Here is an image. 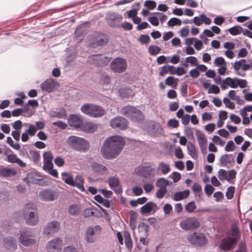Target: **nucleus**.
<instances>
[{
  "mask_svg": "<svg viewBox=\"0 0 252 252\" xmlns=\"http://www.w3.org/2000/svg\"><path fill=\"white\" fill-rule=\"evenodd\" d=\"M126 143L125 140L119 135L107 137L101 147L103 158L107 159L116 158L122 152Z\"/></svg>",
  "mask_w": 252,
  "mask_h": 252,
  "instance_id": "1",
  "label": "nucleus"
},
{
  "mask_svg": "<svg viewBox=\"0 0 252 252\" xmlns=\"http://www.w3.org/2000/svg\"><path fill=\"white\" fill-rule=\"evenodd\" d=\"M66 143L72 149L81 152H85L90 147V145L87 140L76 136L68 137L66 140Z\"/></svg>",
  "mask_w": 252,
  "mask_h": 252,
  "instance_id": "2",
  "label": "nucleus"
},
{
  "mask_svg": "<svg viewBox=\"0 0 252 252\" xmlns=\"http://www.w3.org/2000/svg\"><path fill=\"white\" fill-rule=\"evenodd\" d=\"M82 113L93 118H99L103 116L105 110L101 106L93 104H85L81 107Z\"/></svg>",
  "mask_w": 252,
  "mask_h": 252,
  "instance_id": "3",
  "label": "nucleus"
},
{
  "mask_svg": "<svg viewBox=\"0 0 252 252\" xmlns=\"http://www.w3.org/2000/svg\"><path fill=\"white\" fill-rule=\"evenodd\" d=\"M136 173L140 176L150 178L155 175V169L150 162H145L138 166L135 170Z\"/></svg>",
  "mask_w": 252,
  "mask_h": 252,
  "instance_id": "4",
  "label": "nucleus"
},
{
  "mask_svg": "<svg viewBox=\"0 0 252 252\" xmlns=\"http://www.w3.org/2000/svg\"><path fill=\"white\" fill-rule=\"evenodd\" d=\"M123 111L125 116L130 118L134 122H140L143 119L142 112L134 107L129 105L126 106L123 108Z\"/></svg>",
  "mask_w": 252,
  "mask_h": 252,
  "instance_id": "5",
  "label": "nucleus"
},
{
  "mask_svg": "<svg viewBox=\"0 0 252 252\" xmlns=\"http://www.w3.org/2000/svg\"><path fill=\"white\" fill-rule=\"evenodd\" d=\"M200 223L197 219L194 217L186 218L180 221L179 225L185 230H195L200 226Z\"/></svg>",
  "mask_w": 252,
  "mask_h": 252,
  "instance_id": "6",
  "label": "nucleus"
},
{
  "mask_svg": "<svg viewBox=\"0 0 252 252\" xmlns=\"http://www.w3.org/2000/svg\"><path fill=\"white\" fill-rule=\"evenodd\" d=\"M101 231V227L98 225L89 227L85 234V240L88 243H94L100 234Z\"/></svg>",
  "mask_w": 252,
  "mask_h": 252,
  "instance_id": "7",
  "label": "nucleus"
},
{
  "mask_svg": "<svg viewBox=\"0 0 252 252\" xmlns=\"http://www.w3.org/2000/svg\"><path fill=\"white\" fill-rule=\"evenodd\" d=\"M111 59V57H106L100 54L93 55L89 57L88 62L98 67H103L110 62Z\"/></svg>",
  "mask_w": 252,
  "mask_h": 252,
  "instance_id": "8",
  "label": "nucleus"
},
{
  "mask_svg": "<svg viewBox=\"0 0 252 252\" xmlns=\"http://www.w3.org/2000/svg\"><path fill=\"white\" fill-rule=\"evenodd\" d=\"M146 130L149 134L154 137H159L164 135V131L161 125L155 122H149Z\"/></svg>",
  "mask_w": 252,
  "mask_h": 252,
  "instance_id": "9",
  "label": "nucleus"
},
{
  "mask_svg": "<svg viewBox=\"0 0 252 252\" xmlns=\"http://www.w3.org/2000/svg\"><path fill=\"white\" fill-rule=\"evenodd\" d=\"M188 241L192 245L197 246H203L207 243V239L203 234L193 232L187 237Z\"/></svg>",
  "mask_w": 252,
  "mask_h": 252,
  "instance_id": "10",
  "label": "nucleus"
},
{
  "mask_svg": "<svg viewBox=\"0 0 252 252\" xmlns=\"http://www.w3.org/2000/svg\"><path fill=\"white\" fill-rule=\"evenodd\" d=\"M19 240L21 244L25 246H29L35 243L33 235L29 229H25L21 232Z\"/></svg>",
  "mask_w": 252,
  "mask_h": 252,
  "instance_id": "11",
  "label": "nucleus"
},
{
  "mask_svg": "<svg viewBox=\"0 0 252 252\" xmlns=\"http://www.w3.org/2000/svg\"><path fill=\"white\" fill-rule=\"evenodd\" d=\"M127 68L126 61L121 58L114 59L111 63V68L115 72H124Z\"/></svg>",
  "mask_w": 252,
  "mask_h": 252,
  "instance_id": "12",
  "label": "nucleus"
},
{
  "mask_svg": "<svg viewBox=\"0 0 252 252\" xmlns=\"http://www.w3.org/2000/svg\"><path fill=\"white\" fill-rule=\"evenodd\" d=\"M63 244L62 240L59 238H55L47 243V250L48 252H61Z\"/></svg>",
  "mask_w": 252,
  "mask_h": 252,
  "instance_id": "13",
  "label": "nucleus"
},
{
  "mask_svg": "<svg viewBox=\"0 0 252 252\" xmlns=\"http://www.w3.org/2000/svg\"><path fill=\"white\" fill-rule=\"evenodd\" d=\"M110 125L113 128L124 130L127 127V121L124 118L116 117L110 121Z\"/></svg>",
  "mask_w": 252,
  "mask_h": 252,
  "instance_id": "14",
  "label": "nucleus"
},
{
  "mask_svg": "<svg viewBox=\"0 0 252 252\" xmlns=\"http://www.w3.org/2000/svg\"><path fill=\"white\" fill-rule=\"evenodd\" d=\"M59 85L55 80L49 78L41 84L40 88L43 91L50 93L54 91Z\"/></svg>",
  "mask_w": 252,
  "mask_h": 252,
  "instance_id": "15",
  "label": "nucleus"
},
{
  "mask_svg": "<svg viewBox=\"0 0 252 252\" xmlns=\"http://www.w3.org/2000/svg\"><path fill=\"white\" fill-rule=\"evenodd\" d=\"M236 243V240L235 238L227 237L221 240L220 244L219 245V248L220 250L226 252L232 249Z\"/></svg>",
  "mask_w": 252,
  "mask_h": 252,
  "instance_id": "16",
  "label": "nucleus"
},
{
  "mask_svg": "<svg viewBox=\"0 0 252 252\" xmlns=\"http://www.w3.org/2000/svg\"><path fill=\"white\" fill-rule=\"evenodd\" d=\"M60 227V223L55 220L48 223L43 228V232L44 234L48 235L57 232Z\"/></svg>",
  "mask_w": 252,
  "mask_h": 252,
  "instance_id": "17",
  "label": "nucleus"
},
{
  "mask_svg": "<svg viewBox=\"0 0 252 252\" xmlns=\"http://www.w3.org/2000/svg\"><path fill=\"white\" fill-rule=\"evenodd\" d=\"M39 197L42 200L52 201L57 198V195L54 191L45 189L39 192Z\"/></svg>",
  "mask_w": 252,
  "mask_h": 252,
  "instance_id": "18",
  "label": "nucleus"
},
{
  "mask_svg": "<svg viewBox=\"0 0 252 252\" xmlns=\"http://www.w3.org/2000/svg\"><path fill=\"white\" fill-rule=\"evenodd\" d=\"M220 166L225 167L232 166L235 163L234 156L232 154H225L221 156L219 160Z\"/></svg>",
  "mask_w": 252,
  "mask_h": 252,
  "instance_id": "19",
  "label": "nucleus"
},
{
  "mask_svg": "<svg viewBox=\"0 0 252 252\" xmlns=\"http://www.w3.org/2000/svg\"><path fill=\"white\" fill-rule=\"evenodd\" d=\"M68 123L71 127L79 128L82 126L83 121L79 115L72 114L69 116Z\"/></svg>",
  "mask_w": 252,
  "mask_h": 252,
  "instance_id": "20",
  "label": "nucleus"
},
{
  "mask_svg": "<svg viewBox=\"0 0 252 252\" xmlns=\"http://www.w3.org/2000/svg\"><path fill=\"white\" fill-rule=\"evenodd\" d=\"M108 184L116 194H119L122 192V188L120 185V181L117 177H112L109 178Z\"/></svg>",
  "mask_w": 252,
  "mask_h": 252,
  "instance_id": "21",
  "label": "nucleus"
},
{
  "mask_svg": "<svg viewBox=\"0 0 252 252\" xmlns=\"http://www.w3.org/2000/svg\"><path fill=\"white\" fill-rule=\"evenodd\" d=\"M43 169H50L53 167L52 154L50 151L45 152L43 154Z\"/></svg>",
  "mask_w": 252,
  "mask_h": 252,
  "instance_id": "22",
  "label": "nucleus"
},
{
  "mask_svg": "<svg viewBox=\"0 0 252 252\" xmlns=\"http://www.w3.org/2000/svg\"><path fill=\"white\" fill-rule=\"evenodd\" d=\"M24 218L26 223L31 225H35L38 221L37 214L32 211L30 212L29 215H25Z\"/></svg>",
  "mask_w": 252,
  "mask_h": 252,
  "instance_id": "23",
  "label": "nucleus"
},
{
  "mask_svg": "<svg viewBox=\"0 0 252 252\" xmlns=\"http://www.w3.org/2000/svg\"><path fill=\"white\" fill-rule=\"evenodd\" d=\"M122 19L123 16L122 15L114 13L109 16L108 22L111 27H115L117 26V23L121 21Z\"/></svg>",
  "mask_w": 252,
  "mask_h": 252,
  "instance_id": "24",
  "label": "nucleus"
},
{
  "mask_svg": "<svg viewBox=\"0 0 252 252\" xmlns=\"http://www.w3.org/2000/svg\"><path fill=\"white\" fill-rule=\"evenodd\" d=\"M108 42V36L104 34H98L94 40L93 44H95L98 46H103Z\"/></svg>",
  "mask_w": 252,
  "mask_h": 252,
  "instance_id": "25",
  "label": "nucleus"
},
{
  "mask_svg": "<svg viewBox=\"0 0 252 252\" xmlns=\"http://www.w3.org/2000/svg\"><path fill=\"white\" fill-rule=\"evenodd\" d=\"M91 168L94 172L99 175L106 174L107 171L105 166L97 162H94L91 165Z\"/></svg>",
  "mask_w": 252,
  "mask_h": 252,
  "instance_id": "26",
  "label": "nucleus"
},
{
  "mask_svg": "<svg viewBox=\"0 0 252 252\" xmlns=\"http://www.w3.org/2000/svg\"><path fill=\"white\" fill-rule=\"evenodd\" d=\"M197 141L202 154H206L207 146V140L206 138L203 134H201L198 136Z\"/></svg>",
  "mask_w": 252,
  "mask_h": 252,
  "instance_id": "27",
  "label": "nucleus"
},
{
  "mask_svg": "<svg viewBox=\"0 0 252 252\" xmlns=\"http://www.w3.org/2000/svg\"><path fill=\"white\" fill-rule=\"evenodd\" d=\"M156 208H157V205L155 203L148 202L141 208L140 212L143 214H149Z\"/></svg>",
  "mask_w": 252,
  "mask_h": 252,
  "instance_id": "28",
  "label": "nucleus"
},
{
  "mask_svg": "<svg viewBox=\"0 0 252 252\" xmlns=\"http://www.w3.org/2000/svg\"><path fill=\"white\" fill-rule=\"evenodd\" d=\"M7 161L11 163H16L20 166L25 167L26 166V163L17 157L15 154H10L7 157Z\"/></svg>",
  "mask_w": 252,
  "mask_h": 252,
  "instance_id": "29",
  "label": "nucleus"
},
{
  "mask_svg": "<svg viewBox=\"0 0 252 252\" xmlns=\"http://www.w3.org/2000/svg\"><path fill=\"white\" fill-rule=\"evenodd\" d=\"M190 193V191L188 189L185 190L183 191H179L176 192L173 196V200L175 201H180L184 198H187Z\"/></svg>",
  "mask_w": 252,
  "mask_h": 252,
  "instance_id": "30",
  "label": "nucleus"
},
{
  "mask_svg": "<svg viewBox=\"0 0 252 252\" xmlns=\"http://www.w3.org/2000/svg\"><path fill=\"white\" fill-rule=\"evenodd\" d=\"M84 179L81 175H77L74 179V186H76L81 191H85V188L84 187Z\"/></svg>",
  "mask_w": 252,
  "mask_h": 252,
  "instance_id": "31",
  "label": "nucleus"
},
{
  "mask_svg": "<svg viewBox=\"0 0 252 252\" xmlns=\"http://www.w3.org/2000/svg\"><path fill=\"white\" fill-rule=\"evenodd\" d=\"M68 210L69 214L73 216H78L81 211L80 205L76 204L70 205Z\"/></svg>",
  "mask_w": 252,
  "mask_h": 252,
  "instance_id": "32",
  "label": "nucleus"
},
{
  "mask_svg": "<svg viewBox=\"0 0 252 252\" xmlns=\"http://www.w3.org/2000/svg\"><path fill=\"white\" fill-rule=\"evenodd\" d=\"M16 173V170L13 168H3L0 169V176L3 177L13 176Z\"/></svg>",
  "mask_w": 252,
  "mask_h": 252,
  "instance_id": "33",
  "label": "nucleus"
},
{
  "mask_svg": "<svg viewBox=\"0 0 252 252\" xmlns=\"http://www.w3.org/2000/svg\"><path fill=\"white\" fill-rule=\"evenodd\" d=\"M82 128L87 132L92 133L96 130L97 126L94 123L87 122L85 124H83Z\"/></svg>",
  "mask_w": 252,
  "mask_h": 252,
  "instance_id": "34",
  "label": "nucleus"
},
{
  "mask_svg": "<svg viewBox=\"0 0 252 252\" xmlns=\"http://www.w3.org/2000/svg\"><path fill=\"white\" fill-rule=\"evenodd\" d=\"M6 247L11 250H15L17 248L16 240L12 237H7L4 239Z\"/></svg>",
  "mask_w": 252,
  "mask_h": 252,
  "instance_id": "35",
  "label": "nucleus"
},
{
  "mask_svg": "<svg viewBox=\"0 0 252 252\" xmlns=\"http://www.w3.org/2000/svg\"><path fill=\"white\" fill-rule=\"evenodd\" d=\"M157 170L160 171L163 175H166L170 170V166L168 164H166L162 162H159L157 167Z\"/></svg>",
  "mask_w": 252,
  "mask_h": 252,
  "instance_id": "36",
  "label": "nucleus"
},
{
  "mask_svg": "<svg viewBox=\"0 0 252 252\" xmlns=\"http://www.w3.org/2000/svg\"><path fill=\"white\" fill-rule=\"evenodd\" d=\"M125 244L126 247L131 250L133 247V244L130 235L129 233L126 232L124 233Z\"/></svg>",
  "mask_w": 252,
  "mask_h": 252,
  "instance_id": "37",
  "label": "nucleus"
},
{
  "mask_svg": "<svg viewBox=\"0 0 252 252\" xmlns=\"http://www.w3.org/2000/svg\"><path fill=\"white\" fill-rule=\"evenodd\" d=\"M88 24H89V22H85L78 26L75 29V34L77 36H82L85 32L83 28Z\"/></svg>",
  "mask_w": 252,
  "mask_h": 252,
  "instance_id": "38",
  "label": "nucleus"
},
{
  "mask_svg": "<svg viewBox=\"0 0 252 252\" xmlns=\"http://www.w3.org/2000/svg\"><path fill=\"white\" fill-rule=\"evenodd\" d=\"M187 149L189 155L193 158H195L197 157V154L195 151L194 145L191 142H189L187 144Z\"/></svg>",
  "mask_w": 252,
  "mask_h": 252,
  "instance_id": "39",
  "label": "nucleus"
},
{
  "mask_svg": "<svg viewBox=\"0 0 252 252\" xmlns=\"http://www.w3.org/2000/svg\"><path fill=\"white\" fill-rule=\"evenodd\" d=\"M227 31L232 35H236L240 34L243 31V28L240 26H235L229 28Z\"/></svg>",
  "mask_w": 252,
  "mask_h": 252,
  "instance_id": "40",
  "label": "nucleus"
},
{
  "mask_svg": "<svg viewBox=\"0 0 252 252\" xmlns=\"http://www.w3.org/2000/svg\"><path fill=\"white\" fill-rule=\"evenodd\" d=\"M30 156L31 159L34 162H37L40 158L39 152L34 150H30Z\"/></svg>",
  "mask_w": 252,
  "mask_h": 252,
  "instance_id": "41",
  "label": "nucleus"
},
{
  "mask_svg": "<svg viewBox=\"0 0 252 252\" xmlns=\"http://www.w3.org/2000/svg\"><path fill=\"white\" fill-rule=\"evenodd\" d=\"M169 185V181L165 178H161L157 181L156 186L160 188L166 189V187Z\"/></svg>",
  "mask_w": 252,
  "mask_h": 252,
  "instance_id": "42",
  "label": "nucleus"
},
{
  "mask_svg": "<svg viewBox=\"0 0 252 252\" xmlns=\"http://www.w3.org/2000/svg\"><path fill=\"white\" fill-rule=\"evenodd\" d=\"M120 95L123 98H128L132 95V92L130 89L124 88L120 89L119 91Z\"/></svg>",
  "mask_w": 252,
  "mask_h": 252,
  "instance_id": "43",
  "label": "nucleus"
},
{
  "mask_svg": "<svg viewBox=\"0 0 252 252\" xmlns=\"http://www.w3.org/2000/svg\"><path fill=\"white\" fill-rule=\"evenodd\" d=\"M167 24L169 27L180 26L182 24V21L176 17H173L168 21Z\"/></svg>",
  "mask_w": 252,
  "mask_h": 252,
  "instance_id": "44",
  "label": "nucleus"
},
{
  "mask_svg": "<svg viewBox=\"0 0 252 252\" xmlns=\"http://www.w3.org/2000/svg\"><path fill=\"white\" fill-rule=\"evenodd\" d=\"M227 83V85L232 88H237V78H232L231 77H227L225 78Z\"/></svg>",
  "mask_w": 252,
  "mask_h": 252,
  "instance_id": "45",
  "label": "nucleus"
},
{
  "mask_svg": "<svg viewBox=\"0 0 252 252\" xmlns=\"http://www.w3.org/2000/svg\"><path fill=\"white\" fill-rule=\"evenodd\" d=\"M196 208V206L194 201L188 203L185 206V210L188 213H192Z\"/></svg>",
  "mask_w": 252,
  "mask_h": 252,
  "instance_id": "46",
  "label": "nucleus"
},
{
  "mask_svg": "<svg viewBox=\"0 0 252 252\" xmlns=\"http://www.w3.org/2000/svg\"><path fill=\"white\" fill-rule=\"evenodd\" d=\"M235 192V187L233 186H230L227 189L225 195L228 199H231L234 196Z\"/></svg>",
  "mask_w": 252,
  "mask_h": 252,
  "instance_id": "47",
  "label": "nucleus"
},
{
  "mask_svg": "<svg viewBox=\"0 0 252 252\" xmlns=\"http://www.w3.org/2000/svg\"><path fill=\"white\" fill-rule=\"evenodd\" d=\"M95 209L93 208H88L84 210L83 215L85 218L92 216L95 213Z\"/></svg>",
  "mask_w": 252,
  "mask_h": 252,
  "instance_id": "48",
  "label": "nucleus"
},
{
  "mask_svg": "<svg viewBox=\"0 0 252 252\" xmlns=\"http://www.w3.org/2000/svg\"><path fill=\"white\" fill-rule=\"evenodd\" d=\"M144 6L149 9L153 10L156 8L157 4L154 0H147L145 1Z\"/></svg>",
  "mask_w": 252,
  "mask_h": 252,
  "instance_id": "49",
  "label": "nucleus"
},
{
  "mask_svg": "<svg viewBox=\"0 0 252 252\" xmlns=\"http://www.w3.org/2000/svg\"><path fill=\"white\" fill-rule=\"evenodd\" d=\"M228 95L232 100L236 101L238 103H240V101L241 100L240 97L238 95H236L235 91L230 90L228 93Z\"/></svg>",
  "mask_w": 252,
  "mask_h": 252,
  "instance_id": "50",
  "label": "nucleus"
},
{
  "mask_svg": "<svg viewBox=\"0 0 252 252\" xmlns=\"http://www.w3.org/2000/svg\"><path fill=\"white\" fill-rule=\"evenodd\" d=\"M237 172L234 169H231L228 171V176H227L226 180L230 182L231 180H234L236 178Z\"/></svg>",
  "mask_w": 252,
  "mask_h": 252,
  "instance_id": "51",
  "label": "nucleus"
},
{
  "mask_svg": "<svg viewBox=\"0 0 252 252\" xmlns=\"http://www.w3.org/2000/svg\"><path fill=\"white\" fill-rule=\"evenodd\" d=\"M6 142L13 148L16 150H19L20 148V145L18 143H14L13 140L10 137H7Z\"/></svg>",
  "mask_w": 252,
  "mask_h": 252,
  "instance_id": "52",
  "label": "nucleus"
},
{
  "mask_svg": "<svg viewBox=\"0 0 252 252\" xmlns=\"http://www.w3.org/2000/svg\"><path fill=\"white\" fill-rule=\"evenodd\" d=\"M218 178L221 181L226 180L227 179V172L222 169H220L218 171Z\"/></svg>",
  "mask_w": 252,
  "mask_h": 252,
  "instance_id": "53",
  "label": "nucleus"
},
{
  "mask_svg": "<svg viewBox=\"0 0 252 252\" xmlns=\"http://www.w3.org/2000/svg\"><path fill=\"white\" fill-rule=\"evenodd\" d=\"M166 192V189L159 188V189L157 191L156 196L159 199H161L164 197Z\"/></svg>",
  "mask_w": 252,
  "mask_h": 252,
  "instance_id": "54",
  "label": "nucleus"
},
{
  "mask_svg": "<svg viewBox=\"0 0 252 252\" xmlns=\"http://www.w3.org/2000/svg\"><path fill=\"white\" fill-rule=\"evenodd\" d=\"M223 103L226 107L231 109H234L235 105L233 102H231L227 97H224L223 99Z\"/></svg>",
  "mask_w": 252,
  "mask_h": 252,
  "instance_id": "55",
  "label": "nucleus"
},
{
  "mask_svg": "<svg viewBox=\"0 0 252 252\" xmlns=\"http://www.w3.org/2000/svg\"><path fill=\"white\" fill-rule=\"evenodd\" d=\"M235 148V145L232 140L229 141L225 147V151L226 152L233 151Z\"/></svg>",
  "mask_w": 252,
  "mask_h": 252,
  "instance_id": "56",
  "label": "nucleus"
},
{
  "mask_svg": "<svg viewBox=\"0 0 252 252\" xmlns=\"http://www.w3.org/2000/svg\"><path fill=\"white\" fill-rule=\"evenodd\" d=\"M37 131L36 127L33 125H30L29 127L26 131L31 136H34Z\"/></svg>",
  "mask_w": 252,
  "mask_h": 252,
  "instance_id": "57",
  "label": "nucleus"
},
{
  "mask_svg": "<svg viewBox=\"0 0 252 252\" xmlns=\"http://www.w3.org/2000/svg\"><path fill=\"white\" fill-rule=\"evenodd\" d=\"M213 141L216 144H219L221 146H223L225 143V141L221 140V138L217 135H215L213 136Z\"/></svg>",
  "mask_w": 252,
  "mask_h": 252,
  "instance_id": "58",
  "label": "nucleus"
},
{
  "mask_svg": "<svg viewBox=\"0 0 252 252\" xmlns=\"http://www.w3.org/2000/svg\"><path fill=\"white\" fill-rule=\"evenodd\" d=\"M220 90L219 87L218 86L215 85H212L211 86V88H210L208 90V93L209 94L213 93L214 94H218L220 93Z\"/></svg>",
  "mask_w": 252,
  "mask_h": 252,
  "instance_id": "59",
  "label": "nucleus"
},
{
  "mask_svg": "<svg viewBox=\"0 0 252 252\" xmlns=\"http://www.w3.org/2000/svg\"><path fill=\"white\" fill-rule=\"evenodd\" d=\"M192 190L195 193L196 195L197 193H200L202 190V188L200 185L198 183H195L192 187Z\"/></svg>",
  "mask_w": 252,
  "mask_h": 252,
  "instance_id": "60",
  "label": "nucleus"
},
{
  "mask_svg": "<svg viewBox=\"0 0 252 252\" xmlns=\"http://www.w3.org/2000/svg\"><path fill=\"white\" fill-rule=\"evenodd\" d=\"M214 189V188L210 184H207L204 188V191L208 195H211Z\"/></svg>",
  "mask_w": 252,
  "mask_h": 252,
  "instance_id": "61",
  "label": "nucleus"
},
{
  "mask_svg": "<svg viewBox=\"0 0 252 252\" xmlns=\"http://www.w3.org/2000/svg\"><path fill=\"white\" fill-rule=\"evenodd\" d=\"M53 125L54 126L59 127L63 129H65L67 126V125L66 124H65V123H64L62 121H58L54 122L53 123Z\"/></svg>",
  "mask_w": 252,
  "mask_h": 252,
  "instance_id": "62",
  "label": "nucleus"
},
{
  "mask_svg": "<svg viewBox=\"0 0 252 252\" xmlns=\"http://www.w3.org/2000/svg\"><path fill=\"white\" fill-rule=\"evenodd\" d=\"M167 125L171 127L176 128L179 126V122L176 119H170L168 121Z\"/></svg>",
  "mask_w": 252,
  "mask_h": 252,
  "instance_id": "63",
  "label": "nucleus"
},
{
  "mask_svg": "<svg viewBox=\"0 0 252 252\" xmlns=\"http://www.w3.org/2000/svg\"><path fill=\"white\" fill-rule=\"evenodd\" d=\"M54 162L57 166L62 167L63 166L64 164V160L63 158L58 157L54 159Z\"/></svg>",
  "mask_w": 252,
  "mask_h": 252,
  "instance_id": "64",
  "label": "nucleus"
}]
</instances>
